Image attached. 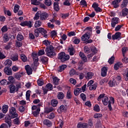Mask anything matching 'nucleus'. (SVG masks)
<instances>
[{
  "label": "nucleus",
  "instance_id": "5",
  "mask_svg": "<svg viewBox=\"0 0 128 128\" xmlns=\"http://www.w3.org/2000/svg\"><path fill=\"white\" fill-rule=\"evenodd\" d=\"M9 116L11 118H16L18 116V114L16 112V108L12 107L9 110Z\"/></svg>",
  "mask_w": 128,
  "mask_h": 128
},
{
  "label": "nucleus",
  "instance_id": "48",
  "mask_svg": "<svg viewBox=\"0 0 128 128\" xmlns=\"http://www.w3.org/2000/svg\"><path fill=\"white\" fill-rule=\"evenodd\" d=\"M73 42L75 44H78L80 42V38H78L76 36H74L73 38Z\"/></svg>",
  "mask_w": 128,
  "mask_h": 128
},
{
  "label": "nucleus",
  "instance_id": "30",
  "mask_svg": "<svg viewBox=\"0 0 128 128\" xmlns=\"http://www.w3.org/2000/svg\"><path fill=\"white\" fill-rule=\"evenodd\" d=\"M68 68V66L66 64H62L60 66H59L58 68V72H64L66 68Z\"/></svg>",
  "mask_w": 128,
  "mask_h": 128
},
{
  "label": "nucleus",
  "instance_id": "7",
  "mask_svg": "<svg viewBox=\"0 0 128 128\" xmlns=\"http://www.w3.org/2000/svg\"><path fill=\"white\" fill-rule=\"evenodd\" d=\"M33 24L34 22L30 20L24 21L20 24V26H27L30 28H32Z\"/></svg>",
  "mask_w": 128,
  "mask_h": 128
},
{
  "label": "nucleus",
  "instance_id": "37",
  "mask_svg": "<svg viewBox=\"0 0 128 128\" xmlns=\"http://www.w3.org/2000/svg\"><path fill=\"white\" fill-rule=\"evenodd\" d=\"M122 67V62H118L114 65V68L116 70H118L120 68Z\"/></svg>",
  "mask_w": 128,
  "mask_h": 128
},
{
  "label": "nucleus",
  "instance_id": "41",
  "mask_svg": "<svg viewBox=\"0 0 128 128\" xmlns=\"http://www.w3.org/2000/svg\"><path fill=\"white\" fill-rule=\"evenodd\" d=\"M57 98L58 100H64V94L62 92H58Z\"/></svg>",
  "mask_w": 128,
  "mask_h": 128
},
{
  "label": "nucleus",
  "instance_id": "28",
  "mask_svg": "<svg viewBox=\"0 0 128 128\" xmlns=\"http://www.w3.org/2000/svg\"><path fill=\"white\" fill-rule=\"evenodd\" d=\"M47 118L49 120H54V118H56V113L52 112L51 113H48L47 114Z\"/></svg>",
  "mask_w": 128,
  "mask_h": 128
},
{
  "label": "nucleus",
  "instance_id": "42",
  "mask_svg": "<svg viewBox=\"0 0 128 128\" xmlns=\"http://www.w3.org/2000/svg\"><path fill=\"white\" fill-rule=\"evenodd\" d=\"M58 101L56 99H53L51 100V104L54 108H56L58 106Z\"/></svg>",
  "mask_w": 128,
  "mask_h": 128
},
{
  "label": "nucleus",
  "instance_id": "32",
  "mask_svg": "<svg viewBox=\"0 0 128 128\" xmlns=\"http://www.w3.org/2000/svg\"><path fill=\"white\" fill-rule=\"evenodd\" d=\"M11 60L13 62L18 60V54H14L11 56Z\"/></svg>",
  "mask_w": 128,
  "mask_h": 128
},
{
  "label": "nucleus",
  "instance_id": "9",
  "mask_svg": "<svg viewBox=\"0 0 128 128\" xmlns=\"http://www.w3.org/2000/svg\"><path fill=\"white\" fill-rule=\"evenodd\" d=\"M49 16L48 14L46 12H41L40 20H46Z\"/></svg>",
  "mask_w": 128,
  "mask_h": 128
},
{
  "label": "nucleus",
  "instance_id": "6",
  "mask_svg": "<svg viewBox=\"0 0 128 128\" xmlns=\"http://www.w3.org/2000/svg\"><path fill=\"white\" fill-rule=\"evenodd\" d=\"M92 8L96 13L102 12V9L100 7V4L96 2H94L92 4Z\"/></svg>",
  "mask_w": 128,
  "mask_h": 128
},
{
  "label": "nucleus",
  "instance_id": "52",
  "mask_svg": "<svg viewBox=\"0 0 128 128\" xmlns=\"http://www.w3.org/2000/svg\"><path fill=\"white\" fill-rule=\"evenodd\" d=\"M53 84L56 85L58 84L60 82V79L58 77H52Z\"/></svg>",
  "mask_w": 128,
  "mask_h": 128
},
{
  "label": "nucleus",
  "instance_id": "21",
  "mask_svg": "<svg viewBox=\"0 0 128 128\" xmlns=\"http://www.w3.org/2000/svg\"><path fill=\"white\" fill-rule=\"evenodd\" d=\"M108 72V68L106 66L103 67L101 69V76H106V74Z\"/></svg>",
  "mask_w": 128,
  "mask_h": 128
},
{
  "label": "nucleus",
  "instance_id": "60",
  "mask_svg": "<svg viewBox=\"0 0 128 128\" xmlns=\"http://www.w3.org/2000/svg\"><path fill=\"white\" fill-rule=\"evenodd\" d=\"M20 58L24 62H26L28 60V57L26 56L24 54H20Z\"/></svg>",
  "mask_w": 128,
  "mask_h": 128
},
{
  "label": "nucleus",
  "instance_id": "34",
  "mask_svg": "<svg viewBox=\"0 0 128 128\" xmlns=\"http://www.w3.org/2000/svg\"><path fill=\"white\" fill-rule=\"evenodd\" d=\"M40 108H38L36 110L32 111V114L34 116H38L40 114Z\"/></svg>",
  "mask_w": 128,
  "mask_h": 128
},
{
  "label": "nucleus",
  "instance_id": "22",
  "mask_svg": "<svg viewBox=\"0 0 128 128\" xmlns=\"http://www.w3.org/2000/svg\"><path fill=\"white\" fill-rule=\"evenodd\" d=\"M66 106L64 105H61L58 109V114H62V112H66Z\"/></svg>",
  "mask_w": 128,
  "mask_h": 128
},
{
  "label": "nucleus",
  "instance_id": "39",
  "mask_svg": "<svg viewBox=\"0 0 128 128\" xmlns=\"http://www.w3.org/2000/svg\"><path fill=\"white\" fill-rule=\"evenodd\" d=\"M43 124H45V126H52V122L48 119L44 120L43 122Z\"/></svg>",
  "mask_w": 128,
  "mask_h": 128
},
{
  "label": "nucleus",
  "instance_id": "29",
  "mask_svg": "<svg viewBox=\"0 0 128 128\" xmlns=\"http://www.w3.org/2000/svg\"><path fill=\"white\" fill-rule=\"evenodd\" d=\"M66 98L68 100H70L72 98V93L71 90H68L67 92Z\"/></svg>",
  "mask_w": 128,
  "mask_h": 128
},
{
  "label": "nucleus",
  "instance_id": "43",
  "mask_svg": "<svg viewBox=\"0 0 128 128\" xmlns=\"http://www.w3.org/2000/svg\"><path fill=\"white\" fill-rule=\"evenodd\" d=\"M8 110V106L6 104H4L2 106V112L4 114H6Z\"/></svg>",
  "mask_w": 128,
  "mask_h": 128
},
{
  "label": "nucleus",
  "instance_id": "63",
  "mask_svg": "<svg viewBox=\"0 0 128 128\" xmlns=\"http://www.w3.org/2000/svg\"><path fill=\"white\" fill-rule=\"evenodd\" d=\"M69 74L70 76H74V74H78V72L76 70L72 68L70 71Z\"/></svg>",
  "mask_w": 128,
  "mask_h": 128
},
{
  "label": "nucleus",
  "instance_id": "17",
  "mask_svg": "<svg viewBox=\"0 0 128 128\" xmlns=\"http://www.w3.org/2000/svg\"><path fill=\"white\" fill-rule=\"evenodd\" d=\"M94 76V74L92 72H88L86 76H85V78L87 80H92V76Z\"/></svg>",
  "mask_w": 128,
  "mask_h": 128
},
{
  "label": "nucleus",
  "instance_id": "33",
  "mask_svg": "<svg viewBox=\"0 0 128 128\" xmlns=\"http://www.w3.org/2000/svg\"><path fill=\"white\" fill-rule=\"evenodd\" d=\"M68 52L70 56H74L76 54V50L73 47L69 48H68Z\"/></svg>",
  "mask_w": 128,
  "mask_h": 128
},
{
  "label": "nucleus",
  "instance_id": "23",
  "mask_svg": "<svg viewBox=\"0 0 128 128\" xmlns=\"http://www.w3.org/2000/svg\"><path fill=\"white\" fill-rule=\"evenodd\" d=\"M8 80L9 82H8V84H16V79L12 76H9L8 77Z\"/></svg>",
  "mask_w": 128,
  "mask_h": 128
},
{
  "label": "nucleus",
  "instance_id": "8",
  "mask_svg": "<svg viewBox=\"0 0 128 128\" xmlns=\"http://www.w3.org/2000/svg\"><path fill=\"white\" fill-rule=\"evenodd\" d=\"M120 22V18L114 17L111 20V26L112 28H114L116 24Z\"/></svg>",
  "mask_w": 128,
  "mask_h": 128
},
{
  "label": "nucleus",
  "instance_id": "57",
  "mask_svg": "<svg viewBox=\"0 0 128 128\" xmlns=\"http://www.w3.org/2000/svg\"><path fill=\"white\" fill-rule=\"evenodd\" d=\"M4 12L5 14H7L8 16H12V12L10 10H6V9L4 7Z\"/></svg>",
  "mask_w": 128,
  "mask_h": 128
},
{
  "label": "nucleus",
  "instance_id": "19",
  "mask_svg": "<svg viewBox=\"0 0 128 128\" xmlns=\"http://www.w3.org/2000/svg\"><path fill=\"white\" fill-rule=\"evenodd\" d=\"M90 34L86 32L85 34H83L81 38L82 40L84 42L88 40H89L90 38Z\"/></svg>",
  "mask_w": 128,
  "mask_h": 128
},
{
  "label": "nucleus",
  "instance_id": "12",
  "mask_svg": "<svg viewBox=\"0 0 128 128\" xmlns=\"http://www.w3.org/2000/svg\"><path fill=\"white\" fill-rule=\"evenodd\" d=\"M118 38H122V33H120V32H117L112 36V40H118Z\"/></svg>",
  "mask_w": 128,
  "mask_h": 128
},
{
  "label": "nucleus",
  "instance_id": "55",
  "mask_svg": "<svg viewBox=\"0 0 128 128\" xmlns=\"http://www.w3.org/2000/svg\"><path fill=\"white\" fill-rule=\"evenodd\" d=\"M3 40L4 42H6L10 40V37H8V34H4L3 36Z\"/></svg>",
  "mask_w": 128,
  "mask_h": 128
},
{
  "label": "nucleus",
  "instance_id": "62",
  "mask_svg": "<svg viewBox=\"0 0 128 128\" xmlns=\"http://www.w3.org/2000/svg\"><path fill=\"white\" fill-rule=\"evenodd\" d=\"M32 91L30 90H28L26 92V100H30V94Z\"/></svg>",
  "mask_w": 128,
  "mask_h": 128
},
{
  "label": "nucleus",
  "instance_id": "56",
  "mask_svg": "<svg viewBox=\"0 0 128 128\" xmlns=\"http://www.w3.org/2000/svg\"><path fill=\"white\" fill-rule=\"evenodd\" d=\"M54 108L50 107V108H45V112L46 114H50V112H54Z\"/></svg>",
  "mask_w": 128,
  "mask_h": 128
},
{
  "label": "nucleus",
  "instance_id": "36",
  "mask_svg": "<svg viewBox=\"0 0 128 128\" xmlns=\"http://www.w3.org/2000/svg\"><path fill=\"white\" fill-rule=\"evenodd\" d=\"M54 8L56 12H58L60 10V6H58V2H54Z\"/></svg>",
  "mask_w": 128,
  "mask_h": 128
},
{
  "label": "nucleus",
  "instance_id": "4",
  "mask_svg": "<svg viewBox=\"0 0 128 128\" xmlns=\"http://www.w3.org/2000/svg\"><path fill=\"white\" fill-rule=\"evenodd\" d=\"M58 58L60 60L61 62H66L70 60V56L69 54H66L64 52H62L58 54Z\"/></svg>",
  "mask_w": 128,
  "mask_h": 128
},
{
  "label": "nucleus",
  "instance_id": "11",
  "mask_svg": "<svg viewBox=\"0 0 128 128\" xmlns=\"http://www.w3.org/2000/svg\"><path fill=\"white\" fill-rule=\"evenodd\" d=\"M79 56H80L81 60L84 62H88V58L84 54V53L80 52H79Z\"/></svg>",
  "mask_w": 128,
  "mask_h": 128
},
{
  "label": "nucleus",
  "instance_id": "2",
  "mask_svg": "<svg viewBox=\"0 0 128 128\" xmlns=\"http://www.w3.org/2000/svg\"><path fill=\"white\" fill-rule=\"evenodd\" d=\"M45 52L46 56L49 58H54L56 54V52H54V48L52 45L47 46L46 48Z\"/></svg>",
  "mask_w": 128,
  "mask_h": 128
},
{
  "label": "nucleus",
  "instance_id": "45",
  "mask_svg": "<svg viewBox=\"0 0 128 128\" xmlns=\"http://www.w3.org/2000/svg\"><path fill=\"white\" fill-rule=\"evenodd\" d=\"M13 124H16V126H18L20 124V118L16 117L15 118V119L13 120Z\"/></svg>",
  "mask_w": 128,
  "mask_h": 128
},
{
  "label": "nucleus",
  "instance_id": "3",
  "mask_svg": "<svg viewBox=\"0 0 128 128\" xmlns=\"http://www.w3.org/2000/svg\"><path fill=\"white\" fill-rule=\"evenodd\" d=\"M34 34L36 38H38V36H40V34H42L44 38H48V34H48V31H46L44 28H37L34 30Z\"/></svg>",
  "mask_w": 128,
  "mask_h": 128
},
{
  "label": "nucleus",
  "instance_id": "46",
  "mask_svg": "<svg viewBox=\"0 0 128 128\" xmlns=\"http://www.w3.org/2000/svg\"><path fill=\"white\" fill-rule=\"evenodd\" d=\"M96 88H98V83H94L93 85L89 87V90H96Z\"/></svg>",
  "mask_w": 128,
  "mask_h": 128
},
{
  "label": "nucleus",
  "instance_id": "24",
  "mask_svg": "<svg viewBox=\"0 0 128 128\" xmlns=\"http://www.w3.org/2000/svg\"><path fill=\"white\" fill-rule=\"evenodd\" d=\"M108 84L110 88H113V86H116V80H114L113 78L112 80H110L108 83Z\"/></svg>",
  "mask_w": 128,
  "mask_h": 128
},
{
  "label": "nucleus",
  "instance_id": "44",
  "mask_svg": "<svg viewBox=\"0 0 128 128\" xmlns=\"http://www.w3.org/2000/svg\"><path fill=\"white\" fill-rule=\"evenodd\" d=\"M122 16H126L128 14V8H124L122 10Z\"/></svg>",
  "mask_w": 128,
  "mask_h": 128
},
{
  "label": "nucleus",
  "instance_id": "25",
  "mask_svg": "<svg viewBox=\"0 0 128 128\" xmlns=\"http://www.w3.org/2000/svg\"><path fill=\"white\" fill-rule=\"evenodd\" d=\"M22 74H24L23 72H17L14 75V78H16V80H20L22 76Z\"/></svg>",
  "mask_w": 128,
  "mask_h": 128
},
{
  "label": "nucleus",
  "instance_id": "35",
  "mask_svg": "<svg viewBox=\"0 0 128 128\" xmlns=\"http://www.w3.org/2000/svg\"><path fill=\"white\" fill-rule=\"evenodd\" d=\"M15 85L16 88V92H18V90H20V88H22V82H15Z\"/></svg>",
  "mask_w": 128,
  "mask_h": 128
},
{
  "label": "nucleus",
  "instance_id": "61",
  "mask_svg": "<svg viewBox=\"0 0 128 128\" xmlns=\"http://www.w3.org/2000/svg\"><path fill=\"white\" fill-rule=\"evenodd\" d=\"M44 4L46 6H50L52 4V0H44Z\"/></svg>",
  "mask_w": 128,
  "mask_h": 128
},
{
  "label": "nucleus",
  "instance_id": "18",
  "mask_svg": "<svg viewBox=\"0 0 128 128\" xmlns=\"http://www.w3.org/2000/svg\"><path fill=\"white\" fill-rule=\"evenodd\" d=\"M122 0H114L112 2V5L114 8H117L120 6V2H122Z\"/></svg>",
  "mask_w": 128,
  "mask_h": 128
},
{
  "label": "nucleus",
  "instance_id": "64",
  "mask_svg": "<svg viewBox=\"0 0 128 128\" xmlns=\"http://www.w3.org/2000/svg\"><path fill=\"white\" fill-rule=\"evenodd\" d=\"M84 52L85 54H90V48L88 46H85L84 47Z\"/></svg>",
  "mask_w": 128,
  "mask_h": 128
},
{
  "label": "nucleus",
  "instance_id": "53",
  "mask_svg": "<svg viewBox=\"0 0 128 128\" xmlns=\"http://www.w3.org/2000/svg\"><path fill=\"white\" fill-rule=\"evenodd\" d=\"M37 84L39 86H44V80L42 78H38L37 80Z\"/></svg>",
  "mask_w": 128,
  "mask_h": 128
},
{
  "label": "nucleus",
  "instance_id": "40",
  "mask_svg": "<svg viewBox=\"0 0 128 128\" xmlns=\"http://www.w3.org/2000/svg\"><path fill=\"white\" fill-rule=\"evenodd\" d=\"M78 70H84V62L80 61L78 63Z\"/></svg>",
  "mask_w": 128,
  "mask_h": 128
},
{
  "label": "nucleus",
  "instance_id": "10",
  "mask_svg": "<svg viewBox=\"0 0 128 128\" xmlns=\"http://www.w3.org/2000/svg\"><path fill=\"white\" fill-rule=\"evenodd\" d=\"M14 118H12L10 115H8L5 117V122L8 124L9 128H10L12 126V119H13Z\"/></svg>",
  "mask_w": 128,
  "mask_h": 128
},
{
  "label": "nucleus",
  "instance_id": "59",
  "mask_svg": "<svg viewBox=\"0 0 128 128\" xmlns=\"http://www.w3.org/2000/svg\"><path fill=\"white\" fill-rule=\"evenodd\" d=\"M20 5L16 4L14 6V14H17V12H18V10H20Z\"/></svg>",
  "mask_w": 128,
  "mask_h": 128
},
{
  "label": "nucleus",
  "instance_id": "26",
  "mask_svg": "<svg viewBox=\"0 0 128 128\" xmlns=\"http://www.w3.org/2000/svg\"><path fill=\"white\" fill-rule=\"evenodd\" d=\"M118 102L120 106H121L122 108H124V99L122 98H118Z\"/></svg>",
  "mask_w": 128,
  "mask_h": 128
},
{
  "label": "nucleus",
  "instance_id": "15",
  "mask_svg": "<svg viewBox=\"0 0 128 128\" xmlns=\"http://www.w3.org/2000/svg\"><path fill=\"white\" fill-rule=\"evenodd\" d=\"M4 72L7 76H12V68L8 67H6L4 68Z\"/></svg>",
  "mask_w": 128,
  "mask_h": 128
},
{
  "label": "nucleus",
  "instance_id": "54",
  "mask_svg": "<svg viewBox=\"0 0 128 128\" xmlns=\"http://www.w3.org/2000/svg\"><path fill=\"white\" fill-rule=\"evenodd\" d=\"M80 4L82 8H86L88 6V3L86 0H82L80 2Z\"/></svg>",
  "mask_w": 128,
  "mask_h": 128
},
{
  "label": "nucleus",
  "instance_id": "1",
  "mask_svg": "<svg viewBox=\"0 0 128 128\" xmlns=\"http://www.w3.org/2000/svg\"><path fill=\"white\" fill-rule=\"evenodd\" d=\"M98 102H102L104 106H108L110 110H112V104H114V98L111 97L108 98V96H106L105 94H101L98 96L97 98Z\"/></svg>",
  "mask_w": 128,
  "mask_h": 128
},
{
  "label": "nucleus",
  "instance_id": "13",
  "mask_svg": "<svg viewBox=\"0 0 128 128\" xmlns=\"http://www.w3.org/2000/svg\"><path fill=\"white\" fill-rule=\"evenodd\" d=\"M10 94H14L16 92V88L14 84H11L8 86Z\"/></svg>",
  "mask_w": 128,
  "mask_h": 128
},
{
  "label": "nucleus",
  "instance_id": "51",
  "mask_svg": "<svg viewBox=\"0 0 128 128\" xmlns=\"http://www.w3.org/2000/svg\"><path fill=\"white\" fill-rule=\"evenodd\" d=\"M52 42L50 40H45L44 41H42V44H44L46 46H50Z\"/></svg>",
  "mask_w": 128,
  "mask_h": 128
},
{
  "label": "nucleus",
  "instance_id": "38",
  "mask_svg": "<svg viewBox=\"0 0 128 128\" xmlns=\"http://www.w3.org/2000/svg\"><path fill=\"white\" fill-rule=\"evenodd\" d=\"M4 64L6 66H11L12 64V62L10 60H6L4 62Z\"/></svg>",
  "mask_w": 128,
  "mask_h": 128
},
{
  "label": "nucleus",
  "instance_id": "49",
  "mask_svg": "<svg viewBox=\"0 0 128 128\" xmlns=\"http://www.w3.org/2000/svg\"><path fill=\"white\" fill-rule=\"evenodd\" d=\"M42 26V21L38 20L35 22V24H34V28H40Z\"/></svg>",
  "mask_w": 128,
  "mask_h": 128
},
{
  "label": "nucleus",
  "instance_id": "20",
  "mask_svg": "<svg viewBox=\"0 0 128 128\" xmlns=\"http://www.w3.org/2000/svg\"><path fill=\"white\" fill-rule=\"evenodd\" d=\"M78 128H88V124L86 122H78L77 126Z\"/></svg>",
  "mask_w": 128,
  "mask_h": 128
},
{
  "label": "nucleus",
  "instance_id": "14",
  "mask_svg": "<svg viewBox=\"0 0 128 128\" xmlns=\"http://www.w3.org/2000/svg\"><path fill=\"white\" fill-rule=\"evenodd\" d=\"M25 70L27 72L28 76H30L32 74V68H31L30 65H26L25 66Z\"/></svg>",
  "mask_w": 128,
  "mask_h": 128
},
{
  "label": "nucleus",
  "instance_id": "27",
  "mask_svg": "<svg viewBox=\"0 0 128 128\" xmlns=\"http://www.w3.org/2000/svg\"><path fill=\"white\" fill-rule=\"evenodd\" d=\"M41 16V12L38 11L35 14L34 16V20H40V18Z\"/></svg>",
  "mask_w": 128,
  "mask_h": 128
},
{
  "label": "nucleus",
  "instance_id": "47",
  "mask_svg": "<svg viewBox=\"0 0 128 128\" xmlns=\"http://www.w3.org/2000/svg\"><path fill=\"white\" fill-rule=\"evenodd\" d=\"M85 30H88L86 32L89 34H92V27L90 26H88L85 28Z\"/></svg>",
  "mask_w": 128,
  "mask_h": 128
},
{
  "label": "nucleus",
  "instance_id": "16",
  "mask_svg": "<svg viewBox=\"0 0 128 128\" xmlns=\"http://www.w3.org/2000/svg\"><path fill=\"white\" fill-rule=\"evenodd\" d=\"M40 62L43 64H48V58L46 56H42L40 58Z\"/></svg>",
  "mask_w": 128,
  "mask_h": 128
},
{
  "label": "nucleus",
  "instance_id": "31",
  "mask_svg": "<svg viewBox=\"0 0 128 128\" xmlns=\"http://www.w3.org/2000/svg\"><path fill=\"white\" fill-rule=\"evenodd\" d=\"M74 94L76 96H78L82 92V88H76L74 90Z\"/></svg>",
  "mask_w": 128,
  "mask_h": 128
},
{
  "label": "nucleus",
  "instance_id": "50",
  "mask_svg": "<svg viewBox=\"0 0 128 128\" xmlns=\"http://www.w3.org/2000/svg\"><path fill=\"white\" fill-rule=\"evenodd\" d=\"M46 88L49 91L52 90H54L53 86L50 83H48V84H46Z\"/></svg>",
  "mask_w": 128,
  "mask_h": 128
},
{
  "label": "nucleus",
  "instance_id": "58",
  "mask_svg": "<svg viewBox=\"0 0 128 128\" xmlns=\"http://www.w3.org/2000/svg\"><path fill=\"white\" fill-rule=\"evenodd\" d=\"M94 112H100V106H98V104H95L94 107Z\"/></svg>",
  "mask_w": 128,
  "mask_h": 128
}]
</instances>
